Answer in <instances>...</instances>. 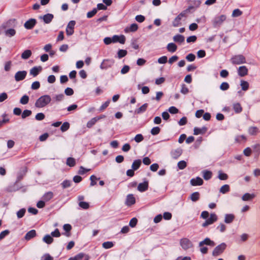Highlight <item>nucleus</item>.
Returning <instances> with one entry per match:
<instances>
[{"label": "nucleus", "mask_w": 260, "mask_h": 260, "mask_svg": "<svg viewBox=\"0 0 260 260\" xmlns=\"http://www.w3.org/2000/svg\"><path fill=\"white\" fill-rule=\"evenodd\" d=\"M209 216V212L206 211H203L201 213V217L203 219L207 220L202 224L203 227H207L209 225L213 224L217 220V216L215 213H211L209 218H207Z\"/></svg>", "instance_id": "nucleus-1"}, {"label": "nucleus", "mask_w": 260, "mask_h": 260, "mask_svg": "<svg viewBox=\"0 0 260 260\" xmlns=\"http://www.w3.org/2000/svg\"><path fill=\"white\" fill-rule=\"evenodd\" d=\"M51 98L49 95H44L40 96L36 102L35 106L38 108H44L51 102Z\"/></svg>", "instance_id": "nucleus-2"}, {"label": "nucleus", "mask_w": 260, "mask_h": 260, "mask_svg": "<svg viewBox=\"0 0 260 260\" xmlns=\"http://www.w3.org/2000/svg\"><path fill=\"white\" fill-rule=\"evenodd\" d=\"M89 256L84 253L80 252L74 256L71 257L68 260H89Z\"/></svg>", "instance_id": "nucleus-3"}, {"label": "nucleus", "mask_w": 260, "mask_h": 260, "mask_svg": "<svg viewBox=\"0 0 260 260\" xmlns=\"http://www.w3.org/2000/svg\"><path fill=\"white\" fill-rule=\"evenodd\" d=\"M180 245L185 250L188 249L192 247L191 242L187 238H182L180 241Z\"/></svg>", "instance_id": "nucleus-4"}, {"label": "nucleus", "mask_w": 260, "mask_h": 260, "mask_svg": "<svg viewBox=\"0 0 260 260\" xmlns=\"http://www.w3.org/2000/svg\"><path fill=\"white\" fill-rule=\"evenodd\" d=\"M233 63L240 64L246 62L245 57L242 55H236L232 59Z\"/></svg>", "instance_id": "nucleus-5"}, {"label": "nucleus", "mask_w": 260, "mask_h": 260, "mask_svg": "<svg viewBox=\"0 0 260 260\" xmlns=\"http://www.w3.org/2000/svg\"><path fill=\"white\" fill-rule=\"evenodd\" d=\"M75 24L76 22L74 20L69 22L66 30V34L68 36H71L74 34Z\"/></svg>", "instance_id": "nucleus-6"}, {"label": "nucleus", "mask_w": 260, "mask_h": 260, "mask_svg": "<svg viewBox=\"0 0 260 260\" xmlns=\"http://www.w3.org/2000/svg\"><path fill=\"white\" fill-rule=\"evenodd\" d=\"M226 247L224 243H222L217 246L213 251V255L214 256H218L223 252Z\"/></svg>", "instance_id": "nucleus-7"}, {"label": "nucleus", "mask_w": 260, "mask_h": 260, "mask_svg": "<svg viewBox=\"0 0 260 260\" xmlns=\"http://www.w3.org/2000/svg\"><path fill=\"white\" fill-rule=\"evenodd\" d=\"M114 64V61L111 59H104L101 64L100 68L103 70H106L111 68Z\"/></svg>", "instance_id": "nucleus-8"}, {"label": "nucleus", "mask_w": 260, "mask_h": 260, "mask_svg": "<svg viewBox=\"0 0 260 260\" xmlns=\"http://www.w3.org/2000/svg\"><path fill=\"white\" fill-rule=\"evenodd\" d=\"M106 117V116L104 115H101L100 116L94 117L90 120L87 123V127L88 128H91L92 127L93 125L95 124V123L99 120L104 119Z\"/></svg>", "instance_id": "nucleus-9"}, {"label": "nucleus", "mask_w": 260, "mask_h": 260, "mask_svg": "<svg viewBox=\"0 0 260 260\" xmlns=\"http://www.w3.org/2000/svg\"><path fill=\"white\" fill-rule=\"evenodd\" d=\"M186 16L185 13H181L179 14L173 21V25L174 27H177L181 24V20L183 17Z\"/></svg>", "instance_id": "nucleus-10"}, {"label": "nucleus", "mask_w": 260, "mask_h": 260, "mask_svg": "<svg viewBox=\"0 0 260 260\" xmlns=\"http://www.w3.org/2000/svg\"><path fill=\"white\" fill-rule=\"evenodd\" d=\"M27 73L26 71H19L17 72L15 75V79L16 81H19L23 80L26 76Z\"/></svg>", "instance_id": "nucleus-11"}, {"label": "nucleus", "mask_w": 260, "mask_h": 260, "mask_svg": "<svg viewBox=\"0 0 260 260\" xmlns=\"http://www.w3.org/2000/svg\"><path fill=\"white\" fill-rule=\"evenodd\" d=\"M37 21L35 19H30L24 23V27L27 29H32L36 24Z\"/></svg>", "instance_id": "nucleus-12"}, {"label": "nucleus", "mask_w": 260, "mask_h": 260, "mask_svg": "<svg viewBox=\"0 0 260 260\" xmlns=\"http://www.w3.org/2000/svg\"><path fill=\"white\" fill-rule=\"evenodd\" d=\"M138 29V26L136 23L132 24L129 26H127L124 28L125 33L136 31Z\"/></svg>", "instance_id": "nucleus-13"}, {"label": "nucleus", "mask_w": 260, "mask_h": 260, "mask_svg": "<svg viewBox=\"0 0 260 260\" xmlns=\"http://www.w3.org/2000/svg\"><path fill=\"white\" fill-rule=\"evenodd\" d=\"M125 42V37L123 35H115L113 37V43L119 42L120 44H124Z\"/></svg>", "instance_id": "nucleus-14"}, {"label": "nucleus", "mask_w": 260, "mask_h": 260, "mask_svg": "<svg viewBox=\"0 0 260 260\" xmlns=\"http://www.w3.org/2000/svg\"><path fill=\"white\" fill-rule=\"evenodd\" d=\"M148 188V181H145L143 183H140L138 186V190L140 192H144Z\"/></svg>", "instance_id": "nucleus-15"}, {"label": "nucleus", "mask_w": 260, "mask_h": 260, "mask_svg": "<svg viewBox=\"0 0 260 260\" xmlns=\"http://www.w3.org/2000/svg\"><path fill=\"white\" fill-rule=\"evenodd\" d=\"M190 183L192 186H200L203 184V180L201 178L197 177L192 179L190 180Z\"/></svg>", "instance_id": "nucleus-16"}, {"label": "nucleus", "mask_w": 260, "mask_h": 260, "mask_svg": "<svg viewBox=\"0 0 260 260\" xmlns=\"http://www.w3.org/2000/svg\"><path fill=\"white\" fill-rule=\"evenodd\" d=\"M226 17L224 15H221L215 18L214 23L216 25H220L226 20Z\"/></svg>", "instance_id": "nucleus-17"}, {"label": "nucleus", "mask_w": 260, "mask_h": 260, "mask_svg": "<svg viewBox=\"0 0 260 260\" xmlns=\"http://www.w3.org/2000/svg\"><path fill=\"white\" fill-rule=\"evenodd\" d=\"M136 202L135 198L133 194H130L127 196L125 204L127 206L134 205Z\"/></svg>", "instance_id": "nucleus-18"}, {"label": "nucleus", "mask_w": 260, "mask_h": 260, "mask_svg": "<svg viewBox=\"0 0 260 260\" xmlns=\"http://www.w3.org/2000/svg\"><path fill=\"white\" fill-rule=\"evenodd\" d=\"M248 69L245 66L239 67L238 70V74L241 77H244L248 74Z\"/></svg>", "instance_id": "nucleus-19"}, {"label": "nucleus", "mask_w": 260, "mask_h": 260, "mask_svg": "<svg viewBox=\"0 0 260 260\" xmlns=\"http://www.w3.org/2000/svg\"><path fill=\"white\" fill-rule=\"evenodd\" d=\"M42 70V68L41 66L39 67H35L32 68L30 71V75H32L34 77L37 76L40 72Z\"/></svg>", "instance_id": "nucleus-20"}, {"label": "nucleus", "mask_w": 260, "mask_h": 260, "mask_svg": "<svg viewBox=\"0 0 260 260\" xmlns=\"http://www.w3.org/2000/svg\"><path fill=\"white\" fill-rule=\"evenodd\" d=\"M207 128L205 127L202 128L194 127L193 129V134L194 135H198L200 134H204L206 133Z\"/></svg>", "instance_id": "nucleus-21"}, {"label": "nucleus", "mask_w": 260, "mask_h": 260, "mask_svg": "<svg viewBox=\"0 0 260 260\" xmlns=\"http://www.w3.org/2000/svg\"><path fill=\"white\" fill-rule=\"evenodd\" d=\"M36 236V232L35 230H32L26 233L25 236V239L27 241L35 237Z\"/></svg>", "instance_id": "nucleus-22"}, {"label": "nucleus", "mask_w": 260, "mask_h": 260, "mask_svg": "<svg viewBox=\"0 0 260 260\" xmlns=\"http://www.w3.org/2000/svg\"><path fill=\"white\" fill-rule=\"evenodd\" d=\"M167 50L170 52H175L177 49V45L173 43H169L167 46Z\"/></svg>", "instance_id": "nucleus-23"}, {"label": "nucleus", "mask_w": 260, "mask_h": 260, "mask_svg": "<svg viewBox=\"0 0 260 260\" xmlns=\"http://www.w3.org/2000/svg\"><path fill=\"white\" fill-rule=\"evenodd\" d=\"M204 245L214 246L215 245V243L213 241H211L210 239L206 238L204 241L201 242L199 244L200 246H204Z\"/></svg>", "instance_id": "nucleus-24"}, {"label": "nucleus", "mask_w": 260, "mask_h": 260, "mask_svg": "<svg viewBox=\"0 0 260 260\" xmlns=\"http://www.w3.org/2000/svg\"><path fill=\"white\" fill-rule=\"evenodd\" d=\"M182 153V151L181 149H177L172 151L171 155L174 158L177 159L181 155Z\"/></svg>", "instance_id": "nucleus-25"}, {"label": "nucleus", "mask_w": 260, "mask_h": 260, "mask_svg": "<svg viewBox=\"0 0 260 260\" xmlns=\"http://www.w3.org/2000/svg\"><path fill=\"white\" fill-rule=\"evenodd\" d=\"M53 17V15L51 14H47L44 15L43 19L45 23H49L52 21Z\"/></svg>", "instance_id": "nucleus-26"}, {"label": "nucleus", "mask_w": 260, "mask_h": 260, "mask_svg": "<svg viewBox=\"0 0 260 260\" xmlns=\"http://www.w3.org/2000/svg\"><path fill=\"white\" fill-rule=\"evenodd\" d=\"M233 108L234 110L236 113H240L242 111L243 108L241 104L239 103H236L233 104Z\"/></svg>", "instance_id": "nucleus-27"}, {"label": "nucleus", "mask_w": 260, "mask_h": 260, "mask_svg": "<svg viewBox=\"0 0 260 260\" xmlns=\"http://www.w3.org/2000/svg\"><path fill=\"white\" fill-rule=\"evenodd\" d=\"M184 37L181 35H177L173 37V40L177 43H182L184 41Z\"/></svg>", "instance_id": "nucleus-28"}, {"label": "nucleus", "mask_w": 260, "mask_h": 260, "mask_svg": "<svg viewBox=\"0 0 260 260\" xmlns=\"http://www.w3.org/2000/svg\"><path fill=\"white\" fill-rule=\"evenodd\" d=\"M142 161L140 159H137L133 162L132 168L134 170H137L140 167Z\"/></svg>", "instance_id": "nucleus-29"}, {"label": "nucleus", "mask_w": 260, "mask_h": 260, "mask_svg": "<svg viewBox=\"0 0 260 260\" xmlns=\"http://www.w3.org/2000/svg\"><path fill=\"white\" fill-rule=\"evenodd\" d=\"M53 193L51 191H49L44 194L43 199L45 201H49L53 197Z\"/></svg>", "instance_id": "nucleus-30"}, {"label": "nucleus", "mask_w": 260, "mask_h": 260, "mask_svg": "<svg viewBox=\"0 0 260 260\" xmlns=\"http://www.w3.org/2000/svg\"><path fill=\"white\" fill-rule=\"evenodd\" d=\"M66 164L67 166L70 167H73L76 165V160L73 157H68L67 159Z\"/></svg>", "instance_id": "nucleus-31"}, {"label": "nucleus", "mask_w": 260, "mask_h": 260, "mask_svg": "<svg viewBox=\"0 0 260 260\" xmlns=\"http://www.w3.org/2000/svg\"><path fill=\"white\" fill-rule=\"evenodd\" d=\"M43 240L44 242L48 244H50L53 242V239L52 237L51 236V235H45L44 237Z\"/></svg>", "instance_id": "nucleus-32"}, {"label": "nucleus", "mask_w": 260, "mask_h": 260, "mask_svg": "<svg viewBox=\"0 0 260 260\" xmlns=\"http://www.w3.org/2000/svg\"><path fill=\"white\" fill-rule=\"evenodd\" d=\"M203 176L205 180H209L211 178L212 176V173L208 170H205L203 172Z\"/></svg>", "instance_id": "nucleus-33"}, {"label": "nucleus", "mask_w": 260, "mask_h": 260, "mask_svg": "<svg viewBox=\"0 0 260 260\" xmlns=\"http://www.w3.org/2000/svg\"><path fill=\"white\" fill-rule=\"evenodd\" d=\"M240 85L242 89L244 91L247 90L249 87V84L248 82L244 80L241 81Z\"/></svg>", "instance_id": "nucleus-34"}, {"label": "nucleus", "mask_w": 260, "mask_h": 260, "mask_svg": "<svg viewBox=\"0 0 260 260\" xmlns=\"http://www.w3.org/2000/svg\"><path fill=\"white\" fill-rule=\"evenodd\" d=\"M31 51L30 50H25L21 54V57L23 59H28L31 55Z\"/></svg>", "instance_id": "nucleus-35"}, {"label": "nucleus", "mask_w": 260, "mask_h": 260, "mask_svg": "<svg viewBox=\"0 0 260 260\" xmlns=\"http://www.w3.org/2000/svg\"><path fill=\"white\" fill-rule=\"evenodd\" d=\"M147 107H148V104H144L142 106H141L139 108L137 109L136 110V113H137L138 114L143 113L147 110Z\"/></svg>", "instance_id": "nucleus-36"}, {"label": "nucleus", "mask_w": 260, "mask_h": 260, "mask_svg": "<svg viewBox=\"0 0 260 260\" xmlns=\"http://www.w3.org/2000/svg\"><path fill=\"white\" fill-rule=\"evenodd\" d=\"M200 194L199 192H195L191 194L190 199L193 202H196L200 199Z\"/></svg>", "instance_id": "nucleus-37"}, {"label": "nucleus", "mask_w": 260, "mask_h": 260, "mask_svg": "<svg viewBox=\"0 0 260 260\" xmlns=\"http://www.w3.org/2000/svg\"><path fill=\"white\" fill-rule=\"evenodd\" d=\"M63 230L67 232L66 234V235L67 237L70 236V232L71 231L72 229V226L69 224H65L63 226Z\"/></svg>", "instance_id": "nucleus-38"}, {"label": "nucleus", "mask_w": 260, "mask_h": 260, "mask_svg": "<svg viewBox=\"0 0 260 260\" xmlns=\"http://www.w3.org/2000/svg\"><path fill=\"white\" fill-rule=\"evenodd\" d=\"M234 218V215L233 214H226L225 215L224 221L227 223H231L233 221Z\"/></svg>", "instance_id": "nucleus-39"}, {"label": "nucleus", "mask_w": 260, "mask_h": 260, "mask_svg": "<svg viewBox=\"0 0 260 260\" xmlns=\"http://www.w3.org/2000/svg\"><path fill=\"white\" fill-rule=\"evenodd\" d=\"M230 191V186L228 184L223 185L220 189V192L222 193H225Z\"/></svg>", "instance_id": "nucleus-40"}, {"label": "nucleus", "mask_w": 260, "mask_h": 260, "mask_svg": "<svg viewBox=\"0 0 260 260\" xmlns=\"http://www.w3.org/2000/svg\"><path fill=\"white\" fill-rule=\"evenodd\" d=\"M243 14V12L242 11H241L239 9H235L232 13V17H237L241 16Z\"/></svg>", "instance_id": "nucleus-41"}, {"label": "nucleus", "mask_w": 260, "mask_h": 260, "mask_svg": "<svg viewBox=\"0 0 260 260\" xmlns=\"http://www.w3.org/2000/svg\"><path fill=\"white\" fill-rule=\"evenodd\" d=\"M126 54H127V51L125 50L120 49V50H118V51L117 52V55H118V57L119 58H121L124 57L126 55Z\"/></svg>", "instance_id": "nucleus-42"}, {"label": "nucleus", "mask_w": 260, "mask_h": 260, "mask_svg": "<svg viewBox=\"0 0 260 260\" xmlns=\"http://www.w3.org/2000/svg\"><path fill=\"white\" fill-rule=\"evenodd\" d=\"M103 247L105 249L111 248L114 246V244L112 242L108 241L104 242L102 244Z\"/></svg>", "instance_id": "nucleus-43"}, {"label": "nucleus", "mask_w": 260, "mask_h": 260, "mask_svg": "<svg viewBox=\"0 0 260 260\" xmlns=\"http://www.w3.org/2000/svg\"><path fill=\"white\" fill-rule=\"evenodd\" d=\"M79 206L83 209H88L89 208V203L84 201L79 202Z\"/></svg>", "instance_id": "nucleus-44"}, {"label": "nucleus", "mask_w": 260, "mask_h": 260, "mask_svg": "<svg viewBox=\"0 0 260 260\" xmlns=\"http://www.w3.org/2000/svg\"><path fill=\"white\" fill-rule=\"evenodd\" d=\"M254 197V194H250V193H245L242 197V200L243 201H248L252 199Z\"/></svg>", "instance_id": "nucleus-45"}, {"label": "nucleus", "mask_w": 260, "mask_h": 260, "mask_svg": "<svg viewBox=\"0 0 260 260\" xmlns=\"http://www.w3.org/2000/svg\"><path fill=\"white\" fill-rule=\"evenodd\" d=\"M218 178L221 180H225L228 179V176L226 174L222 173L221 171H219L218 173Z\"/></svg>", "instance_id": "nucleus-46"}, {"label": "nucleus", "mask_w": 260, "mask_h": 260, "mask_svg": "<svg viewBox=\"0 0 260 260\" xmlns=\"http://www.w3.org/2000/svg\"><path fill=\"white\" fill-rule=\"evenodd\" d=\"M29 97L28 95H24L20 99V102L23 105H25L28 103Z\"/></svg>", "instance_id": "nucleus-47"}, {"label": "nucleus", "mask_w": 260, "mask_h": 260, "mask_svg": "<svg viewBox=\"0 0 260 260\" xmlns=\"http://www.w3.org/2000/svg\"><path fill=\"white\" fill-rule=\"evenodd\" d=\"M16 34V31L15 29L11 28L7 30L6 31V36L11 37L12 36H14Z\"/></svg>", "instance_id": "nucleus-48"}, {"label": "nucleus", "mask_w": 260, "mask_h": 260, "mask_svg": "<svg viewBox=\"0 0 260 260\" xmlns=\"http://www.w3.org/2000/svg\"><path fill=\"white\" fill-rule=\"evenodd\" d=\"M160 132V128L158 127H154L151 130V134L152 135H158Z\"/></svg>", "instance_id": "nucleus-49"}, {"label": "nucleus", "mask_w": 260, "mask_h": 260, "mask_svg": "<svg viewBox=\"0 0 260 260\" xmlns=\"http://www.w3.org/2000/svg\"><path fill=\"white\" fill-rule=\"evenodd\" d=\"M32 112L30 110H25L22 113L21 117L23 119L29 116L31 114Z\"/></svg>", "instance_id": "nucleus-50"}, {"label": "nucleus", "mask_w": 260, "mask_h": 260, "mask_svg": "<svg viewBox=\"0 0 260 260\" xmlns=\"http://www.w3.org/2000/svg\"><path fill=\"white\" fill-rule=\"evenodd\" d=\"M187 166V164L186 161L184 160H181L178 162V167L180 170H183L185 169Z\"/></svg>", "instance_id": "nucleus-51"}, {"label": "nucleus", "mask_w": 260, "mask_h": 260, "mask_svg": "<svg viewBox=\"0 0 260 260\" xmlns=\"http://www.w3.org/2000/svg\"><path fill=\"white\" fill-rule=\"evenodd\" d=\"M180 91L182 94H186L189 92V89L185 84H183Z\"/></svg>", "instance_id": "nucleus-52"}, {"label": "nucleus", "mask_w": 260, "mask_h": 260, "mask_svg": "<svg viewBox=\"0 0 260 260\" xmlns=\"http://www.w3.org/2000/svg\"><path fill=\"white\" fill-rule=\"evenodd\" d=\"M3 119L0 121V127L3 126L5 123L9 122V119L7 117L6 115L3 116Z\"/></svg>", "instance_id": "nucleus-53"}, {"label": "nucleus", "mask_w": 260, "mask_h": 260, "mask_svg": "<svg viewBox=\"0 0 260 260\" xmlns=\"http://www.w3.org/2000/svg\"><path fill=\"white\" fill-rule=\"evenodd\" d=\"M70 127V124L67 122H64L60 127V129L62 132H64L67 131Z\"/></svg>", "instance_id": "nucleus-54"}, {"label": "nucleus", "mask_w": 260, "mask_h": 260, "mask_svg": "<svg viewBox=\"0 0 260 260\" xmlns=\"http://www.w3.org/2000/svg\"><path fill=\"white\" fill-rule=\"evenodd\" d=\"M258 132V128L256 127H251L249 129V133L251 135H256Z\"/></svg>", "instance_id": "nucleus-55"}, {"label": "nucleus", "mask_w": 260, "mask_h": 260, "mask_svg": "<svg viewBox=\"0 0 260 260\" xmlns=\"http://www.w3.org/2000/svg\"><path fill=\"white\" fill-rule=\"evenodd\" d=\"M25 211L26 210L24 208L21 209L20 210H19L17 213V216L18 218H22L24 215Z\"/></svg>", "instance_id": "nucleus-56"}, {"label": "nucleus", "mask_w": 260, "mask_h": 260, "mask_svg": "<svg viewBox=\"0 0 260 260\" xmlns=\"http://www.w3.org/2000/svg\"><path fill=\"white\" fill-rule=\"evenodd\" d=\"M230 87L229 84L227 82H223L220 86V88L222 90H228Z\"/></svg>", "instance_id": "nucleus-57"}, {"label": "nucleus", "mask_w": 260, "mask_h": 260, "mask_svg": "<svg viewBox=\"0 0 260 260\" xmlns=\"http://www.w3.org/2000/svg\"><path fill=\"white\" fill-rule=\"evenodd\" d=\"M90 179L91 181L90 185L94 186L96 184V181L99 179H98L94 175H92L90 176Z\"/></svg>", "instance_id": "nucleus-58"}, {"label": "nucleus", "mask_w": 260, "mask_h": 260, "mask_svg": "<svg viewBox=\"0 0 260 260\" xmlns=\"http://www.w3.org/2000/svg\"><path fill=\"white\" fill-rule=\"evenodd\" d=\"M138 222V220L136 218H133L129 221V225L132 228L136 226Z\"/></svg>", "instance_id": "nucleus-59"}, {"label": "nucleus", "mask_w": 260, "mask_h": 260, "mask_svg": "<svg viewBox=\"0 0 260 260\" xmlns=\"http://www.w3.org/2000/svg\"><path fill=\"white\" fill-rule=\"evenodd\" d=\"M61 186L63 188L69 187L71 186V181L66 180L61 183Z\"/></svg>", "instance_id": "nucleus-60"}, {"label": "nucleus", "mask_w": 260, "mask_h": 260, "mask_svg": "<svg viewBox=\"0 0 260 260\" xmlns=\"http://www.w3.org/2000/svg\"><path fill=\"white\" fill-rule=\"evenodd\" d=\"M10 233L9 230H5L0 233V240L3 239L6 236L8 235Z\"/></svg>", "instance_id": "nucleus-61"}, {"label": "nucleus", "mask_w": 260, "mask_h": 260, "mask_svg": "<svg viewBox=\"0 0 260 260\" xmlns=\"http://www.w3.org/2000/svg\"><path fill=\"white\" fill-rule=\"evenodd\" d=\"M41 260H53V257L49 254L46 253L42 256Z\"/></svg>", "instance_id": "nucleus-62"}, {"label": "nucleus", "mask_w": 260, "mask_h": 260, "mask_svg": "<svg viewBox=\"0 0 260 260\" xmlns=\"http://www.w3.org/2000/svg\"><path fill=\"white\" fill-rule=\"evenodd\" d=\"M167 57L166 56H163L158 58V62L160 64H164L167 62Z\"/></svg>", "instance_id": "nucleus-63"}, {"label": "nucleus", "mask_w": 260, "mask_h": 260, "mask_svg": "<svg viewBox=\"0 0 260 260\" xmlns=\"http://www.w3.org/2000/svg\"><path fill=\"white\" fill-rule=\"evenodd\" d=\"M45 115L43 113H38L36 116L35 118L37 120H42L45 118Z\"/></svg>", "instance_id": "nucleus-64"}]
</instances>
